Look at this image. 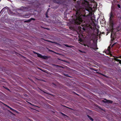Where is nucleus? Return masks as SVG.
Listing matches in <instances>:
<instances>
[{
  "instance_id": "obj_1",
  "label": "nucleus",
  "mask_w": 121,
  "mask_h": 121,
  "mask_svg": "<svg viewBox=\"0 0 121 121\" xmlns=\"http://www.w3.org/2000/svg\"><path fill=\"white\" fill-rule=\"evenodd\" d=\"M86 11L81 8H78L76 11V19H73V23L75 25H80L81 23L85 22L88 26L91 25V23L94 22L91 16L92 12L89 9H86Z\"/></svg>"
},
{
  "instance_id": "obj_2",
  "label": "nucleus",
  "mask_w": 121,
  "mask_h": 121,
  "mask_svg": "<svg viewBox=\"0 0 121 121\" xmlns=\"http://www.w3.org/2000/svg\"><path fill=\"white\" fill-rule=\"evenodd\" d=\"M114 17V16L113 15V13L111 11L110 13L109 20V24L112 30L114 29V27L115 25H116L117 23V22L114 21L113 19Z\"/></svg>"
},
{
  "instance_id": "obj_3",
  "label": "nucleus",
  "mask_w": 121,
  "mask_h": 121,
  "mask_svg": "<svg viewBox=\"0 0 121 121\" xmlns=\"http://www.w3.org/2000/svg\"><path fill=\"white\" fill-rule=\"evenodd\" d=\"M84 46H87L88 47H89L94 50L95 51H96V49H98V48L97 47V45L93 43H91L90 41H88L86 44H84Z\"/></svg>"
},
{
  "instance_id": "obj_4",
  "label": "nucleus",
  "mask_w": 121,
  "mask_h": 121,
  "mask_svg": "<svg viewBox=\"0 0 121 121\" xmlns=\"http://www.w3.org/2000/svg\"><path fill=\"white\" fill-rule=\"evenodd\" d=\"M30 7H21V10L23 12H26L29 10Z\"/></svg>"
},
{
  "instance_id": "obj_5",
  "label": "nucleus",
  "mask_w": 121,
  "mask_h": 121,
  "mask_svg": "<svg viewBox=\"0 0 121 121\" xmlns=\"http://www.w3.org/2000/svg\"><path fill=\"white\" fill-rule=\"evenodd\" d=\"M37 56L38 57L45 59H47V56H42L41 54L39 53L38 54Z\"/></svg>"
},
{
  "instance_id": "obj_6",
  "label": "nucleus",
  "mask_w": 121,
  "mask_h": 121,
  "mask_svg": "<svg viewBox=\"0 0 121 121\" xmlns=\"http://www.w3.org/2000/svg\"><path fill=\"white\" fill-rule=\"evenodd\" d=\"M3 104L5 105V106L7 107H8V108H9L10 109L12 110V111L14 112H16V113H18V112L17 111H16V110H14V109L11 108L9 106H8V105H6V104Z\"/></svg>"
},
{
  "instance_id": "obj_7",
  "label": "nucleus",
  "mask_w": 121,
  "mask_h": 121,
  "mask_svg": "<svg viewBox=\"0 0 121 121\" xmlns=\"http://www.w3.org/2000/svg\"><path fill=\"white\" fill-rule=\"evenodd\" d=\"M61 0H53L54 2L57 4H61Z\"/></svg>"
},
{
  "instance_id": "obj_8",
  "label": "nucleus",
  "mask_w": 121,
  "mask_h": 121,
  "mask_svg": "<svg viewBox=\"0 0 121 121\" xmlns=\"http://www.w3.org/2000/svg\"><path fill=\"white\" fill-rule=\"evenodd\" d=\"M121 29V25L120 23L118 25L117 27L116 28V30L119 31Z\"/></svg>"
},
{
  "instance_id": "obj_9",
  "label": "nucleus",
  "mask_w": 121,
  "mask_h": 121,
  "mask_svg": "<svg viewBox=\"0 0 121 121\" xmlns=\"http://www.w3.org/2000/svg\"><path fill=\"white\" fill-rule=\"evenodd\" d=\"M35 18H31L28 20L25 21V22H29L32 20L35 21Z\"/></svg>"
},
{
  "instance_id": "obj_10",
  "label": "nucleus",
  "mask_w": 121,
  "mask_h": 121,
  "mask_svg": "<svg viewBox=\"0 0 121 121\" xmlns=\"http://www.w3.org/2000/svg\"><path fill=\"white\" fill-rule=\"evenodd\" d=\"M105 100H106V101L105 102V103H107L112 104L113 102L111 100H107L106 99H105Z\"/></svg>"
},
{
  "instance_id": "obj_11",
  "label": "nucleus",
  "mask_w": 121,
  "mask_h": 121,
  "mask_svg": "<svg viewBox=\"0 0 121 121\" xmlns=\"http://www.w3.org/2000/svg\"><path fill=\"white\" fill-rule=\"evenodd\" d=\"M120 57L121 58V56H120ZM118 57H117V58H115V60L118 62H119L121 64V60H120L119 59H118L117 58H118Z\"/></svg>"
},
{
  "instance_id": "obj_12",
  "label": "nucleus",
  "mask_w": 121,
  "mask_h": 121,
  "mask_svg": "<svg viewBox=\"0 0 121 121\" xmlns=\"http://www.w3.org/2000/svg\"><path fill=\"white\" fill-rule=\"evenodd\" d=\"M64 45L66 47H67L68 48H72L73 47H74L73 46L71 45H70L69 46V45H68L67 44H65Z\"/></svg>"
},
{
  "instance_id": "obj_13",
  "label": "nucleus",
  "mask_w": 121,
  "mask_h": 121,
  "mask_svg": "<svg viewBox=\"0 0 121 121\" xmlns=\"http://www.w3.org/2000/svg\"><path fill=\"white\" fill-rule=\"evenodd\" d=\"M87 116L92 121H93V119L92 118H91V117L90 116L88 115H87Z\"/></svg>"
},
{
  "instance_id": "obj_14",
  "label": "nucleus",
  "mask_w": 121,
  "mask_h": 121,
  "mask_svg": "<svg viewBox=\"0 0 121 121\" xmlns=\"http://www.w3.org/2000/svg\"><path fill=\"white\" fill-rule=\"evenodd\" d=\"M96 73H97L100 74L102 75V76H105V77L106 76L105 75H104V74H102V73H99V72H97Z\"/></svg>"
},
{
  "instance_id": "obj_15",
  "label": "nucleus",
  "mask_w": 121,
  "mask_h": 121,
  "mask_svg": "<svg viewBox=\"0 0 121 121\" xmlns=\"http://www.w3.org/2000/svg\"><path fill=\"white\" fill-rule=\"evenodd\" d=\"M110 48L111 47L110 46H109L108 48V50L109 52H110Z\"/></svg>"
},
{
  "instance_id": "obj_16",
  "label": "nucleus",
  "mask_w": 121,
  "mask_h": 121,
  "mask_svg": "<svg viewBox=\"0 0 121 121\" xmlns=\"http://www.w3.org/2000/svg\"><path fill=\"white\" fill-rule=\"evenodd\" d=\"M64 75L65 76L67 77H70V76H69V75L68 74H64Z\"/></svg>"
},
{
  "instance_id": "obj_17",
  "label": "nucleus",
  "mask_w": 121,
  "mask_h": 121,
  "mask_svg": "<svg viewBox=\"0 0 121 121\" xmlns=\"http://www.w3.org/2000/svg\"><path fill=\"white\" fill-rule=\"evenodd\" d=\"M48 10H47L46 13V14H45L46 17H48V15H47V13H48Z\"/></svg>"
},
{
  "instance_id": "obj_18",
  "label": "nucleus",
  "mask_w": 121,
  "mask_h": 121,
  "mask_svg": "<svg viewBox=\"0 0 121 121\" xmlns=\"http://www.w3.org/2000/svg\"><path fill=\"white\" fill-rule=\"evenodd\" d=\"M92 69L93 70H94V71H98V69H94H94H92Z\"/></svg>"
},
{
  "instance_id": "obj_19",
  "label": "nucleus",
  "mask_w": 121,
  "mask_h": 121,
  "mask_svg": "<svg viewBox=\"0 0 121 121\" xmlns=\"http://www.w3.org/2000/svg\"><path fill=\"white\" fill-rule=\"evenodd\" d=\"M79 51L80 52H81L82 53H85V52H84L82 51L81 50H79Z\"/></svg>"
},
{
  "instance_id": "obj_20",
  "label": "nucleus",
  "mask_w": 121,
  "mask_h": 121,
  "mask_svg": "<svg viewBox=\"0 0 121 121\" xmlns=\"http://www.w3.org/2000/svg\"><path fill=\"white\" fill-rule=\"evenodd\" d=\"M78 28L79 30H80L82 29V27L80 26H78Z\"/></svg>"
},
{
  "instance_id": "obj_21",
  "label": "nucleus",
  "mask_w": 121,
  "mask_h": 121,
  "mask_svg": "<svg viewBox=\"0 0 121 121\" xmlns=\"http://www.w3.org/2000/svg\"><path fill=\"white\" fill-rule=\"evenodd\" d=\"M78 41L80 42H82V39H80L78 40Z\"/></svg>"
},
{
  "instance_id": "obj_22",
  "label": "nucleus",
  "mask_w": 121,
  "mask_h": 121,
  "mask_svg": "<svg viewBox=\"0 0 121 121\" xmlns=\"http://www.w3.org/2000/svg\"><path fill=\"white\" fill-rule=\"evenodd\" d=\"M117 6L119 8H121V6L119 4H118L117 5Z\"/></svg>"
},
{
  "instance_id": "obj_23",
  "label": "nucleus",
  "mask_w": 121,
  "mask_h": 121,
  "mask_svg": "<svg viewBox=\"0 0 121 121\" xmlns=\"http://www.w3.org/2000/svg\"><path fill=\"white\" fill-rule=\"evenodd\" d=\"M61 113L63 115V116H67L65 114L62 113Z\"/></svg>"
},
{
  "instance_id": "obj_24",
  "label": "nucleus",
  "mask_w": 121,
  "mask_h": 121,
  "mask_svg": "<svg viewBox=\"0 0 121 121\" xmlns=\"http://www.w3.org/2000/svg\"><path fill=\"white\" fill-rule=\"evenodd\" d=\"M116 44V43H114L112 45V46H111V47H113L114 45L115 44Z\"/></svg>"
},
{
  "instance_id": "obj_25",
  "label": "nucleus",
  "mask_w": 121,
  "mask_h": 121,
  "mask_svg": "<svg viewBox=\"0 0 121 121\" xmlns=\"http://www.w3.org/2000/svg\"><path fill=\"white\" fill-rule=\"evenodd\" d=\"M34 53H35V54H37V55L38 54V53H37L36 52H34Z\"/></svg>"
},
{
  "instance_id": "obj_26",
  "label": "nucleus",
  "mask_w": 121,
  "mask_h": 121,
  "mask_svg": "<svg viewBox=\"0 0 121 121\" xmlns=\"http://www.w3.org/2000/svg\"><path fill=\"white\" fill-rule=\"evenodd\" d=\"M56 66L57 67H60L62 68V66H60L59 65H56Z\"/></svg>"
},
{
  "instance_id": "obj_27",
  "label": "nucleus",
  "mask_w": 121,
  "mask_h": 121,
  "mask_svg": "<svg viewBox=\"0 0 121 121\" xmlns=\"http://www.w3.org/2000/svg\"><path fill=\"white\" fill-rule=\"evenodd\" d=\"M73 93H74V94H76V95H78V94H76V93H75L74 92H73Z\"/></svg>"
},
{
  "instance_id": "obj_28",
  "label": "nucleus",
  "mask_w": 121,
  "mask_h": 121,
  "mask_svg": "<svg viewBox=\"0 0 121 121\" xmlns=\"http://www.w3.org/2000/svg\"><path fill=\"white\" fill-rule=\"evenodd\" d=\"M5 88L9 91L10 90L9 89H8V88Z\"/></svg>"
},
{
  "instance_id": "obj_29",
  "label": "nucleus",
  "mask_w": 121,
  "mask_h": 121,
  "mask_svg": "<svg viewBox=\"0 0 121 121\" xmlns=\"http://www.w3.org/2000/svg\"><path fill=\"white\" fill-rule=\"evenodd\" d=\"M4 9H3L0 12V14L1 13V12L2 11V10H3Z\"/></svg>"
},
{
  "instance_id": "obj_30",
  "label": "nucleus",
  "mask_w": 121,
  "mask_h": 121,
  "mask_svg": "<svg viewBox=\"0 0 121 121\" xmlns=\"http://www.w3.org/2000/svg\"><path fill=\"white\" fill-rule=\"evenodd\" d=\"M82 29L83 30H85V29L84 28H82Z\"/></svg>"
},
{
  "instance_id": "obj_31",
  "label": "nucleus",
  "mask_w": 121,
  "mask_h": 121,
  "mask_svg": "<svg viewBox=\"0 0 121 121\" xmlns=\"http://www.w3.org/2000/svg\"><path fill=\"white\" fill-rule=\"evenodd\" d=\"M49 51L51 52H52V50H49Z\"/></svg>"
},
{
  "instance_id": "obj_32",
  "label": "nucleus",
  "mask_w": 121,
  "mask_h": 121,
  "mask_svg": "<svg viewBox=\"0 0 121 121\" xmlns=\"http://www.w3.org/2000/svg\"><path fill=\"white\" fill-rule=\"evenodd\" d=\"M89 9H91V10L92 11V8H90Z\"/></svg>"
},
{
  "instance_id": "obj_33",
  "label": "nucleus",
  "mask_w": 121,
  "mask_h": 121,
  "mask_svg": "<svg viewBox=\"0 0 121 121\" xmlns=\"http://www.w3.org/2000/svg\"><path fill=\"white\" fill-rule=\"evenodd\" d=\"M85 2H83V4H85Z\"/></svg>"
},
{
  "instance_id": "obj_34",
  "label": "nucleus",
  "mask_w": 121,
  "mask_h": 121,
  "mask_svg": "<svg viewBox=\"0 0 121 121\" xmlns=\"http://www.w3.org/2000/svg\"><path fill=\"white\" fill-rule=\"evenodd\" d=\"M85 2H87V1H85Z\"/></svg>"
},
{
  "instance_id": "obj_35",
  "label": "nucleus",
  "mask_w": 121,
  "mask_h": 121,
  "mask_svg": "<svg viewBox=\"0 0 121 121\" xmlns=\"http://www.w3.org/2000/svg\"><path fill=\"white\" fill-rule=\"evenodd\" d=\"M63 61H65V60H63Z\"/></svg>"
}]
</instances>
